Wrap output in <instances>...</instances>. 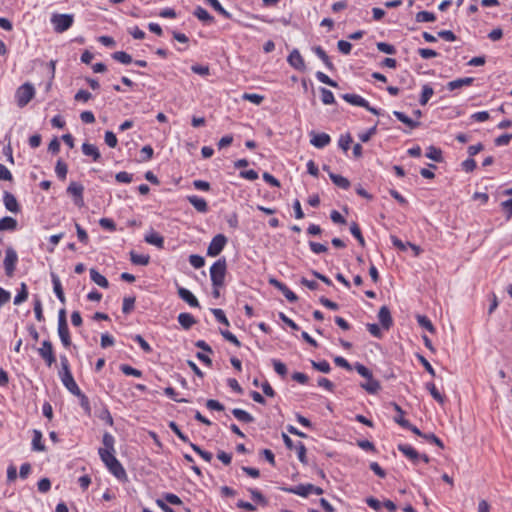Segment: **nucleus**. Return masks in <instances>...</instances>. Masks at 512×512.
Segmentation results:
<instances>
[{"instance_id":"obj_1","label":"nucleus","mask_w":512,"mask_h":512,"mask_svg":"<svg viewBox=\"0 0 512 512\" xmlns=\"http://www.w3.org/2000/svg\"><path fill=\"white\" fill-rule=\"evenodd\" d=\"M99 456L101 460L104 462L108 470L118 479L126 478V471L123 468L122 464L117 460L114 456L115 451H110L108 449H99Z\"/></svg>"},{"instance_id":"obj_2","label":"nucleus","mask_w":512,"mask_h":512,"mask_svg":"<svg viewBox=\"0 0 512 512\" xmlns=\"http://www.w3.org/2000/svg\"><path fill=\"white\" fill-rule=\"evenodd\" d=\"M227 270V263L225 258L218 259L210 268V277L212 285L215 288H220L224 285L225 275Z\"/></svg>"},{"instance_id":"obj_3","label":"nucleus","mask_w":512,"mask_h":512,"mask_svg":"<svg viewBox=\"0 0 512 512\" xmlns=\"http://www.w3.org/2000/svg\"><path fill=\"white\" fill-rule=\"evenodd\" d=\"M34 95H35V89H34L33 85L30 83H24L16 90V93H15L17 105L19 107L26 106L32 100Z\"/></svg>"},{"instance_id":"obj_4","label":"nucleus","mask_w":512,"mask_h":512,"mask_svg":"<svg viewBox=\"0 0 512 512\" xmlns=\"http://www.w3.org/2000/svg\"><path fill=\"white\" fill-rule=\"evenodd\" d=\"M283 490L301 497H307L310 493H314L316 495H322L324 493L321 487L313 484H300L295 487L283 488Z\"/></svg>"},{"instance_id":"obj_5","label":"nucleus","mask_w":512,"mask_h":512,"mask_svg":"<svg viewBox=\"0 0 512 512\" xmlns=\"http://www.w3.org/2000/svg\"><path fill=\"white\" fill-rule=\"evenodd\" d=\"M73 21L74 18L71 14H53L51 17V22L57 33H63L68 30L72 26Z\"/></svg>"},{"instance_id":"obj_6","label":"nucleus","mask_w":512,"mask_h":512,"mask_svg":"<svg viewBox=\"0 0 512 512\" xmlns=\"http://www.w3.org/2000/svg\"><path fill=\"white\" fill-rule=\"evenodd\" d=\"M18 261V255L16 251L9 247L5 251V258L3 261L5 273L8 277H12L14 275L16 264Z\"/></svg>"},{"instance_id":"obj_7","label":"nucleus","mask_w":512,"mask_h":512,"mask_svg":"<svg viewBox=\"0 0 512 512\" xmlns=\"http://www.w3.org/2000/svg\"><path fill=\"white\" fill-rule=\"evenodd\" d=\"M227 243V238L223 234H217L214 236L208 246L207 255L210 257L218 256L224 249Z\"/></svg>"},{"instance_id":"obj_8","label":"nucleus","mask_w":512,"mask_h":512,"mask_svg":"<svg viewBox=\"0 0 512 512\" xmlns=\"http://www.w3.org/2000/svg\"><path fill=\"white\" fill-rule=\"evenodd\" d=\"M38 354L45 361L48 367H51L56 361L53 345L49 340H44L42 342L41 347L38 348Z\"/></svg>"},{"instance_id":"obj_9","label":"nucleus","mask_w":512,"mask_h":512,"mask_svg":"<svg viewBox=\"0 0 512 512\" xmlns=\"http://www.w3.org/2000/svg\"><path fill=\"white\" fill-rule=\"evenodd\" d=\"M342 98L351 105L364 107L373 114H379L375 108L370 107L369 103L357 94L346 93L342 95Z\"/></svg>"},{"instance_id":"obj_10","label":"nucleus","mask_w":512,"mask_h":512,"mask_svg":"<svg viewBox=\"0 0 512 512\" xmlns=\"http://www.w3.org/2000/svg\"><path fill=\"white\" fill-rule=\"evenodd\" d=\"M83 191H84L83 185L80 183H77V182H71L67 188L68 194H70L74 197V203L78 207H82L84 204Z\"/></svg>"},{"instance_id":"obj_11","label":"nucleus","mask_w":512,"mask_h":512,"mask_svg":"<svg viewBox=\"0 0 512 512\" xmlns=\"http://www.w3.org/2000/svg\"><path fill=\"white\" fill-rule=\"evenodd\" d=\"M288 63L299 71L305 70V62L300 52L297 49H293L287 58Z\"/></svg>"},{"instance_id":"obj_12","label":"nucleus","mask_w":512,"mask_h":512,"mask_svg":"<svg viewBox=\"0 0 512 512\" xmlns=\"http://www.w3.org/2000/svg\"><path fill=\"white\" fill-rule=\"evenodd\" d=\"M378 319L385 330H389L393 325V319L387 306H382L378 312Z\"/></svg>"},{"instance_id":"obj_13","label":"nucleus","mask_w":512,"mask_h":512,"mask_svg":"<svg viewBox=\"0 0 512 512\" xmlns=\"http://www.w3.org/2000/svg\"><path fill=\"white\" fill-rule=\"evenodd\" d=\"M178 295L179 297L188 303L191 307H199V301L197 298L190 292L188 289L183 287H178Z\"/></svg>"},{"instance_id":"obj_14","label":"nucleus","mask_w":512,"mask_h":512,"mask_svg":"<svg viewBox=\"0 0 512 512\" xmlns=\"http://www.w3.org/2000/svg\"><path fill=\"white\" fill-rule=\"evenodd\" d=\"M310 143L316 148H324L330 143V136L326 133L311 134Z\"/></svg>"},{"instance_id":"obj_15","label":"nucleus","mask_w":512,"mask_h":512,"mask_svg":"<svg viewBox=\"0 0 512 512\" xmlns=\"http://www.w3.org/2000/svg\"><path fill=\"white\" fill-rule=\"evenodd\" d=\"M187 200L198 212L206 213L208 211V204L205 199L191 195L187 197Z\"/></svg>"},{"instance_id":"obj_16","label":"nucleus","mask_w":512,"mask_h":512,"mask_svg":"<svg viewBox=\"0 0 512 512\" xmlns=\"http://www.w3.org/2000/svg\"><path fill=\"white\" fill-rule=\"evenodd\" d=\"M3 200H4V204H5V207L7 210L14 212V213L19 211L18 202L13 194H11L9 192H5Z\"/></svg>"},{"instance_id":"obj_17","label":"nucleus","mask_w":512,"mask_h":512,"mask_svg":"<svg viewBox=\"0 0 512 512\" xmlns=\"http://www.w3.org/2000/svg\"><path fill=\"white\" fill-rule=\"evenodd\" d=\"M366 379L367 381L365 383H361V387L369 394L377 393L381 388L379 381L375 380L372 375L370 376V378Z\"/></svg>"},{"instance_id":"obj_18","label":"nucleus","mask_w":512,"mask_h":512,"mask_svg":"<svg viewBox=\"0 0 512 512\" xmlns=\"http://www.w3.org/2000/svg\"><path fill=\"white\" fill-rule=\"evenodd\" d=\"M61 381H62L63 385L65 386V388L74 396L79 395V393L81 392L80 388L78 387L77 383L75 382V380L73 378V375L72 376L66 375V378L61 379Z\"/></svg>"},{"instance_id":"obj_19","label":"nucleus","mask_w":512,"mask_h":512,"mask_svg":"<svg viewBox=\"0 0 512 512\" xmlns=\"http://www.w3.org/2000/svg\"><path fill=\"white\" fill-rule=\"evenodd\" d=\"M51 278H52V283H53V289H54V292H55L57 298L59 299V301L61 303H65L66 299H65V295H64L59 277L56 274L52 273Z\"/></svg>"},{"instance_id":"obj_20","label":"nucleus","mask_w":512,"mask_h":512,"mask_svg":"<svg viewBox=\"0 0 512 512\" xmlns=\"http://www.w3.org/2000/svg\"><path fill=\"white\" fill-rule=\"evenodd\" d=\"M82 152L84 155L92 157L93 161H98L101 157L98 148L93 144L84 143L82 145Z\"/></svg>"},{"instance_id":"obj_21","label":"nucleus","mask_w":512,"mask_h":512,"mask_svg":"<svg viewBox=\"0 0 512 512\" xmlns=\"http://www.w3.org/2000/svg\"><path fill=\"white\" fill-rule=\"evenodd\" d=\"M474 82V78L472 77H465V78H459L453 81H450L448 83V89L450 91H453L455 89L461 88L463 86H470Z\"/></svg>"},{"instance_id":"obj_22","label":"nucleus","mask_w":512,"mask_h":512,"mask_svg":"<svg viewBox=\"0 0 512 512\" xmlns=\"http://www.w3.org/2000/svg\"><path fill=\"white\" fill-rule=\"evenodd\" d=\"M90 277H91V280L98 286H100L102 288L109 287L108 280L102 274H100L96 269H94V268L90 269Z\"/></svg>"},{"instance_id":"obj_23","label":"nucleus","mask_w":512,"mask_h":512,"mask_svg":"<svg viewBox=\"0 0 512 512\" xmlns=\"http://www.w3.org/2000/svg\"><path fill=\"white\" fill-rule=\"evenodd\" d=\"M58 334L64 347L71 345L68 324L58 325Z\"/></svg>"},{"instance_id":"obj_24","label":"nucleus","mask_w":512,"mask_h":512,"mask_svg":"<svg viewBox=\"0 0 512 512\" xmlns=\"http://www.w3.org/2000/svg\"><path fill=\"white\" fill-rule=\"evenodd\" d=\"M145 241L148 244L155 245L158 248L164 247V238L157 232H151L145 236Z\"/></svg>"},{"instance_id":"obj_25","label":"nucleus","mask_w":512,"mask_h":512,"mask_svg":"<svg viewBox=\"0 0 512 512\" xmlns=\"http://www.w3.org/2000/svg\"><path fill=\"white\" fill-rule=\"evenodd\" d=\"M398 450L401 451L406 457L416 462L419 459L418 452L410 445L399 444Z\"/></svg>"},{"instance_id":"obj_26","label":"nucleus","mask_w":512,"mask_h":512,"mask_svg":"<svg viewBox=\"0 0 512 512\" xmlns=\"http://www.w3.org/2000/svg\"><path fill=\"white\" fill-rule=\"evenodd\" d=\"M178 322L184 329L188 330L196 323V320L190 313H180Z\"/></svg>"},{"instance_id":"obj_27","label":"nucleus","mask_w":512,"mask_h":512,"mask_svg":"<svg viewBox=\"0 0 512 512\" xmlns=\"http://www.w3.org/2000/svg\"><path fill=\"white\" fill-rule=\"evenodd\" d=\"M194 15L204 23L211 24L214 22V17L211 16L208 11L201 6L196 7Z\"/></svg>"},{"instance_id":"obj_28","label":"nucleus","mask_w":512,"mask_h":512,"mask_svg":"<svg viewBox=\"0 0 512 512\" xmlns=\"http://www.w3.org/2000/svg\"><path fill=\"white\" fill-rule=\"evenodd\" d=\"M313 51L323 61V63L325 64V66L328 69H330V70L334 69L333 63L331 62L329 56L327 55V53L321 46H315L313 48Z\"/></svg>"},{"instance_id":"obj_29","label":"nucleus","mask_w":512,"mask_h":512,"mask_svg":"<svg viewBox=\"0 0 512 512\" xmlns=\"http://www.w3.org/2000/svg\"><path fill=\"white\" fill-rule=\"evenodd\" d=\"M232 414L236 419L245 423H251L254 421V417L251 414L240 408H234L232 410Z\"/></svg>"},{"instance_id":"obj_30","label":"nucleus","mask_w":512,"mask_h":512,"mask_svg":"<svg viewBox=\"0 0 512 512\" xmlns=\"http://www.w3.org/2000/svg\"><path fill=\"white\" fill-rule=\"evenodd\" d=\"M32 449L34 451H45V445L42 443V433L39 430H33Z\"/></svg>"},{"instance_id":"obj_31","label":"nucleus","mask_w":512,"mask_h":512,"mask_svg":"<svg viewBox=\"0 0 512 512\" xmlns=\"http://www.w3.org/2000/svg\"><path fill=\"white\" fill-rule=\"evenodd\" d=\"M329 177L336 186L342 189H348L350 187V181L341 175L330 172Z\"/></svg>"},{"instance_id":"obj_32","label":"nucleus","mask_w":512,"mask_h":512,"mask_svg":"<svg viewBox=\"0 0 512 512\" xmlns=\"http://www.w3.org/2000/svg\"><path fill=\"white\" fill-rule=\"evenodd\" d=\"M130 260L135 265H148L150 261L149 255L137 254L134 251L130 252Z\"/></svg>"},{"instance_id":"obj_33","label":"nucleus","mask_w":512,"mask_h":512,"mask_svg":"<svg viewBox=\"0 0 512 512\" xmlns=\"http://www.w3.org/2000/svg\"><path fill=\"white\" fill-rule=\"evenodd\" d=\"M394 421L397 424H399L400 426H402L403 428L409 429L414 434H416V435H418L420 437H423V435H425L416 426L412 425L408 420H406L404 418H394Z\"/></svg>"},{"instance_id":"obj_34","label":"nucleus","mask_w":512,"mask_h":512,"mask_svg":"<svg viewBox=\"0 0 512 512\" xmlns=\"http://www.w3.org/2000/svg\"><path fill=\"white\" fill-rule=\"evenodd\" d=\"M17 227L16 219L6 216L0 220V231L3 230H15Z\"/></svg>"},{"instance_id":"obj_35","label":"nucleus","mask_w":512,"mask_h":512,"mask_svg":"<svg viewBox=\"0 0 512 512\" xmlns=\"http://www.w3.org/2000/svg\"><path fill=\"white\" fill-rule=\"evenodd\" d=\"M426 389L430 392L431 396L440 404H443L445 397L438 391L433 382L426 383Z\"/></svg>"},{"instance_id":"obj_36","label":"nucleus","mask_w":512,"mask_h":512,"mask_svg":"<svg viewBox=\"0 0 512 512\" xmlns=\"http://www.w3.org/2000/svg\"><path fill=\"white\" fill-rule=\"evenodd\" d=\"M426 157L435 162L443 161L442 151L434 146L428 147Z\"/></svg>"},{"instance_id":"obj_37","label":"nucleus","mask_w":512,"mask_h":512,"mask_svg":"<svg viewBox=\"0 0 512 512\" xmlns=\"http://www.w3.org/2000/svg\"><path fill=\"white\" fill-rule=\"evenodd\" d=\"M434 94V90L430 85H424L422 88L421 97L419 99V103L421 105H426L432 95Z\"/></svg>"},{"instance_id":"obj_38","label":"nucleus","mask_w":512,"mask_h":512,"mask_svg":"<svg viewBox=\"0 0 512 512\" xmlns=\"http://www.w3.org/2000/svg\"><path fill=\"white\" fill-rule=\"evenodd\" d=\"M112 58L122 64H130L132 62V57L128 53L124 51H116L112 54Z\"/></svg>"},{"instance_id":"obj_39","label":"nucleus","mask_w":512,"mask_h":512,"mask_svg":"<svg viewBox=\"0 0 512 512\" xmlns=\"http://www.w3.org/2000/svg\"><path fill=\"white\" fill-rule=\"evenodd\" d=\"M415 19L419 23H422V22H433V21L436 20V16L432 12L420 11V12H418L416 14Z\"/></svg>"},{"instance_id":"obj_40","label":"nucleus","mask_w":512,"mask_h":512,"mask_svg":"<svg viewBox=\"0 0 512 512\" xmlns=\"http://www.w3.org/2000/svg\"><path fill=\"white\" fill-rule=\"evenodd\" d=\"M350 232L357 239L359 244L362 247H364L365 246V240H364V237H363V235L361 233V229H360V227L358 226V224L356 222H353L350 225Z\"/></svg>"},{"instance_id":"obj_41","label":"nucleus","mask_w":512,"mask_h":512,"mask_svg":"<svg viewBox=\"0 0 512 512\" xmlns=\"http://www.w3.org/2000/svg\"><path fill=\"white\" fill-rule=\"evenodd\" d=\"M28 298V290L25 283H21V288L18 292V294L14 298V304L19 305L22 302L26 301Z\"/></svg>"},{"instance_id":"obj_42","label":"nucleus","mask_w":512,"mask_h":512,"mask_svg":"<svg viewBox=\"0 0 512 512\" xmlns=\"http://www.w3.org/2000/svg\"><path fill=\"white\" fill-rule=\"evenodd\" d=\"M75 396L79 398L80 406L84 410L85 414L87 416H90L91 415V406H90L88 397L84 393H82V391L79 393V395H75Z\"/></svg>"},{"instance_id":"obj_43","label":"nucleus","mask_w":512,"mask_h":512,"mask_svg":"<svg viewBox=\"0 0 512 512\" xmlns=\"http://www.w3.org/2000/svg\"><path fill=\"white\" fill-rule=\"evenodd\" d=\"M206 1L213 7L214 10H216L218 13H220L225 18L230 19L232 17L231 13H229L226 9H224L218 0H206Z\"/></svg>"},{"instance_id":"obj_44","label":"nucleus","mask_w":512,"mask_h":512,"mask_svg":"<svg viewBox=\"0 0 512 512\" xmlns=\"http://www.w3.org/2000/svg\"><path fill=\"white\" fill-rule=\"evenodd\" d=\"M417 322L421 327L425 328L429 332H431V333L435 332V328H434L432 322L428 319V317H426L424 315H418Z\"/></svg>"},{"instance_id":"obj_45","label":"nucleus","mask_w":512,"mask_h":512,"mask_svg":"<svg viewBox=\"0 0 512 512\" xmlns=\"http://www.w3.org/2000/svg\"><path fill=\"white\" fill-rule=\"evenodd\" d=\"M120 370L122 371V373H124L127 376H134V377L142 376V372L140 370L133 368L132 366L127 365V364H122L120 366Z\"/></svg>"},{"instance_id":"obj_46","label":"nucleus","mask_w":512,"mask_h":512,"mask_svg":"<svg viewBox=\"0 0 512 512\" xmlns=\"http://www.w3.org/2000/svg\"><path fill=\"white\" fill-rule=\"evenodd\" d=\"M311 365L314 369H316L322 373H329L331 370L330 364L326 360H323L320 362H316V361L312 360Z\"/></svg>"},{"instance_id":"obj_47","label":"nucleus","mask_w":512,"mask_h":512,"mask_svg":"<svg viewBox=\"0 0 512 512\" xmlns=\"http://www.w3.org/2000/svg\"><path fill=\"white\" fill-rule=\"evenodd\" d=\"M320 92H321V100L324 104L329 105V104L334 103V101H335L334 95L330 90H328L326 88H321Z\"/></svg>"},{"instance_id":"obj_48","label":"nucleus","mask_w":512,"mask_h":512,"mask_svg":"<svg viewBox=\"0 0 512 512\" xmlns=\"http://www.w3.org/2000/svg\"><path fill=\"white\" fill-rule=\"evenodd\" d=\"M67 171H68L67 165L63 161L58 160L56 167H55V172H56L57 176L60 179L65 180Z\"/></svg>"},{"instance_id":"obj_49","label":"nucleus","mask_w":512,"mask_h":512,"mask_svg":"<svg viewBox=\"0 0 512 512\" xmlns=\"http://www.w3.org/2000/svg\"><path fill=\"white\" fill-rule=\"evenodd\" d=\"M211 311L218 322H220L226 326H229V321L222 309L214 308V309H211Z\"/></svg>"},{"instance_id":"obj_50","label":"nucleus","mask_w":512,"mask_h":512,"mask_svg":"<svg viewBox=\"0 0 512 512\" xmlns=\"http://www.w3.org/2000/svg\"><path fill=\"white\" fill-rule=\"evenodd\" d=\"M102 442H103V445H104L103 449H108L110 451H115V449H114V442H115V440H114V437L110 433H108V432L104 433Z\"/></svg>"},{"instance_id":"obj_51","label":"nucleus","mask_w":512,"mask_h":512,"mask_svg":"<svg viewBox=\"0 0 512 512\" xmlns=\"http://www.w3.org/2000/svg\"><path fill=\"white\" fill-rule=\"evenodd\" d=\"M352 141V136L349 133H346L340 137L339 147L346 152L350 148Z\"/></svg>"},{"instance_id":"obj_52","label":"nucleus","mask_w":512,"mask_h":512,"mask_svg":"<svg viewBox=\"0 0 512 512\" xmlns=\"http://www.w3.org/2000/svg\"><path fill=\"white\" fill-rule=\"evenodd\" d=\"M135 297H125L123 299L122 311L125 314L130 313L134 309Z\"/></svg>"},{"instance_id":"obj_53","label":"nucleus","mask_w":512,"mask_h":512,"mask_svg":"<svg viewBox=\"0 0 512 512\" xmlns=\"http://www.w3.org/2000/svg\"><path fill=\"white\" fill-rule=\"evenodd\" d=\"M220 334L223 336V338L225 340L229 341L230 343L234 344L235 346H237V347L241 346L240 341L230 331H228V330H220Z\"/></svg>"},{"instance_id":"obj_54","label":"nucleus","mask_w":512,"mask_h":512,"mask_svg":"<svg viewBox=\"0 0 512 512\" xmlns=\"http://www.w3.org/2000/svg\"><path fill=\"white\" fill-rule=\"evenodd\" d=\"M377 49L380 51V52H383V53H386V54H395L396 53V49L393 45L391 44H388L386 42H378L377 43Z\"/></svg>"},{"instance_id":"obj_55","label":"nucleus","mask_w":512,"mask_h":512,"mask_svg":"<svg viewBox=\"0 0 512 512\" xmlns=\"http://www.w3.org/2000/svg\"><path fill=\"white\" fill-rule=\"evenodd\" d=\"M189 262L196 269L203 267L205 264L204 258L200 255H195V254L190 255Z\"/></svg>"},{"instance_id":"obj_56","label":"nucleus","mask_w":512,"mask_h":512,"mask_svg":"<svg viewBox=\"0 0 512 512\" xmlns=\"http://www.w3.org/2000/svg\"><path fill=\"white\" fill-rule=\"evenodd\" d=\"M316 78H317L320 82H322V83H324V84H327V85H329V86H331V87H337V86H338V84H337L334 80H332L331 78H329V77H328L325 73H323V72L318 71V72L316 73Z\"/></svg>"},{"instance_id":"obj_57","label":"nucleus","mask_w":512,"mask_h":512,"mask_svg":"<svg viewBox=\"0 0 512 512\" xmlns=\"http://www.w3.org/2000/svg\"><path fill=\"white\" fill-rule=\"evenodd\" d=\"M274 370L277 374L284 377L287 374V368L284 363L279 360L274 359L273 361Z\"/></svg>"},{"instance_id":"obj_58","label":"nucleus","mask_w":512,"mask_h":512,"mask_svg":"<svg viewBox=\"0 0 512 512\" xmlns=\"http://www.w3.org/2000/svg\"><path fill=\"white\" fill-rule=\"evenodd\" d=\"M134 341H136L140 345V347L143 349L145 353L152 352L151 346L141 335H135Z\"/></svg>"},{"instance_id":"obj_59","label":"nucleus","mask_w":512,"mask_h":512,"mask_svg":"<svg viewBox=\"0 0 512 512\" xmlns=\"http://www.w3.org/2000/svg\"><path fill=\"white\" fill-rule=\"evenodd\" d=\"M243 99L259 105L264 100V97L255 93H245Z\"/></svg>"},{"instance_id":"obj_60","label":"nucleus","mask_w":512,"mask_h":512,"mask_svg":"<svg viewBox=\"0 0 512 512\" xmlns=\"http://www.w3.org/2000/svg\"><path fill=\"white\" fill-rule=\"evenodd\" d=\"M249 492H250L253 500L257 501L258 503H260L262 505L267 504V500L265 499V497L263 496V494L260 491L250 488Z\"/></svg>"},{"instance_id":"obj_61","label":"nucleus","mask_w":512,"mask_h":512,"mask_svg":"<svg viewBox=\"0 0 512 512\" xmlns=\"http://www.w3.org/2000/svg\"><path fill=\"white\" fill-rule=\"evenodd\" d=\"M34 313H35V317L38 321L41 322L44 320L42 303H41V300L38 298L34 301Z\"/></svg>"},{"instance_id":"obj_62","label":"nucleus","mask_w":512,"mask_h":512,"mask_svg":"<svg viewBox=\"0 0 512 512\" xmlns=\"http://www.w3.org/2000/svg\"><path fill=\"white\" fill-rule=\"evenodd\" d=\"M309 247H310L311 251L315 254H320V253H324L327 251V247L324 244L313 242V241L309 242Z\"/></svg>"},{"instance_id":"obj_63","label":"nucleus","mask_w":512,"mask_h":512,"mask_svg":"<svg viewBox=\"0 0 512 512\" xmlns=\"http://www.w3.org/2000/svg\"><path fill=\"white\" fill-rule=\"evenodd\" d=\"M337 47L339 51L345 55L349 54L352 49L351 43L345 40H339L337 43Z\"/></svg>"},{"instance_id":"obj_64","label":"nucleus","mask_w":512,"mask_h":512,"mask_svg":"<svg viewBox=\"0 0 512 512\" xmlns=\"http://www.w3.org/2000/svg\"><path fill=\"white\" fill-rule=\"evenodd\" d=\"M501 207L506 213V218L509 220L512 217V198L501 203Z\"/></svg>"}]
</instances>
